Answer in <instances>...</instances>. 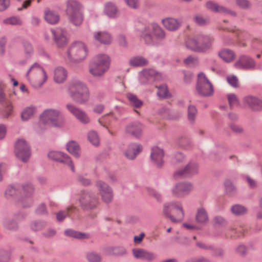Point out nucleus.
<instances>
[{
    "label": "nucleus",
    "mask_w": 262,
    "mask_h": 262,
    "mask_svg": "<svg viewBox=\"0 0 262 262\" xmlns=\"http://www.w3.org/2000/svg\"><path fill=\"white\" fill-rule=\"evenodd\" d=\"M226 192L229 195H234L236 192V188L233 183L229 180H226L224 182Z\"/></svg>",
    "instance_id": "46"
},
{
    "label": "nucleus",
    "mask_w": 262,
    "mask_h": 262,
    "mask_svg": "<svg viewBox=\"0 0 262 262\" xmlns=\"http://www.w3.org/2000/svg\"><path fill=\"white\" fill-rule=\"evenodd\" d=\"M140 36L146 43L151 44L155 41L163 40L165 37V32L158 24H151L141 30Z\"/></svg>",
    "instance_id": "4"
},
{
    "label": "nucleus",
    "mask_w": 262,
    "mask_h": 262,
    "mask_svg": "<svg viewBox=\"0 0 262 262\" xmlns=\"http://www.w3.org/2000/svg\"><path fill=\"white\" fill-rule=\"evenodd\" d=\"M125 4L132 9H136L138 7L139 0H124Z\"/></svg>",
    "instance_id": "61"
},
{
    "label": "nucleus",
    "mask_w": 262,
    "mask_h": 262,
    "mask_svg": "<svg viewBox=\"0 0 262 262\" xmlns=\"http://www.w3.org/2000/svg\"><path fill=\"white\" fill-rule=\"evenodd\" d=\"M162 23L164 27L170 31L178 30L181 26V22L178 19L172 17L163 19Z\"/></svg>",
    "instance_id": "29"
},
{
    "label": "nucleus",
    "mask_w": 262,
    "mask_h": 262,
    "mask_svg": "<svg viewBox=\"0 0 262 262\" xmlns=\"http://www.w3.org/2000/svg\"><path fill=\"white\" fill-rule=\"evenodd\" d=\"M18 193V191L12 186H8L5 191V195L7 198L15 196Z\"/></svg>",
    "instance_id": "56"
},
{
    "label": "nucleus",
    "mask_w": 262,
    "mask_h": 262,
    "mask_svg": "<svg viewBox=\"0 0 262 262\" xmlns=\"http://www.w3.org/2000/svg\"><path fill=\"white\" fill-rule=\"evenodd\" d=\"M194 20L196 24L200 26L205 25L209 22L208 18H205L200 15H196L194 17Z\"/></svg>",
    "instance_id": "55"
},
{
    "label": "nucleus",
    "mask_w": 262,
    "mask_h": 262,
    "mask_svg": "<svg viewBox=\"0 0 262 262\" xmlns=\"http://www.w3.org/2000/svg\"><path fill=\"white\" fill-rule=\"evenodd\" d=\"M164 151L158 147H154L151 149L150 158L152 162L158 168L161 167L164 164Z\"/></svg>",
    "instance_id": "22"
},
{
    "label": "nucleus",
    "mask_w": 262,
    "mask_h": 262,
    "mask_svg": "<svg viewBox=\"0 0 262 262\" xmlns=\"http://www.w3.org/2000/svg\"><path fill=\"white\" fill-rule=\"evenodd\" d=\"M86 259L89 262H101V255L95 251L88 252L86 254Z\"/></svg>",
    "instance_id": "44"
},
{
    "label": "nucleus",
    "mask_w": 262,
    "mask_h": 262,
    "mask_svg": "<svg viewBox=\"0 0 262 262\" xmlns=\"http://www.w3.org/2000/svg\"><path fill=\"white\" fill-rule=\"evenodd\" d=\"M69 60L73 62H79L84 60L88 55V49L85 45L81 41L73 43L68 51Z\"/></svg>",
    "instance_id": "7"
},
{
    "label": "nucleus",
    "mask_w": 262,
    "mask_h": 262,
    "mask_svg": "<svg viewBox=\"0 0 262 262\" xmlns=\"http://www.w3.org/2000/svg\"><path fill=\"white\" fill-rule=\"evenodd\" d=\"M88 139L92 144L97 146L99 143V139L97 133L95 131H91L88 134Z\"/></svg>",
    "instance_id": "51"
},
{
    "label": "nucleus",
    "mask_w": 262,
    "mask_h": 262,
    "mask_svg": "<svg viewBox=\"0 0 262 262\" xmlns=\"http://www.w3.org/2000/svg\"><path fill=\"white\" fill-rule=\"evenodd\" d=\"M68 93L74 101L80 104H85L90 99L88 86L79 79H73L69 82Z\"/></svg>",
    "instance_id": "1"
},
{
    "label": "nucleus",
    "mask_w": 262,
    "mask_h": 262,
    "mask_svg": "<svg viewBox=\"0 0 262 262\" xmlns=\"http://www.w3.org/2000/svg\"><path fill=\"white\" fill-rule=\"evenodd\" d=\"M25 215L20 212L13 213L11 216L5 219L3 221V225L6 229L16 231L19 229V222L23 220Z\"/></svg>",
    "instance_id": "11"
},
{
    "label": "nucleus",
    "mask_w": 262,
    "mask_h": 262,
    "mask_svg": "<svg viewBox=\"0 0 262 262\" xmlns=\"http://www.w3.org/2000/svg\"><path fill=\"white\" fill-rule=\"evenodd\" d=\"M108 255H113L118 256H124L127 255V250L123 247H110L106 249Z\"/></svg>",
    "instance_id": "34"
},
{
    "label": "nucleus",
    "mask_w": 262,
    "mask_h": 262,
    "mask_svg": "<svg viewBox=\"0 0 262 262\" xmlns=\"http://www.w3.org/2000/svg\"><path fill=\"white\" fill-rule=\"evenodd\" d=\"M198 111L195 106L190 105L188 107L187 116L190 123H193L195 122Z\"/></svg>",
    "instance_id": "45"
},
{
    "label": "nucleus",
    "mask_w": 262,
    "mask_h": 262,
    "mask_svg": "<svg viewBox=\"0 0 262 262\" xmlns=\"http://www.w3.org/2000/svg\"><path fill=\"white\" fill-rule=\"evenodd\" d=\"M71 23L76 27L80 26L83 21L84 16L82 12L68 15Z\"/></svg>",
    "instance_id": "38"
},
{
    "label": "nucleus",
    "mask_w": 262,
    "mask_h": 262,
    "mask_svg": "<svg viewBox=\"0 0 262 262\" xmlns=\"http://www.w3.org/2000/svg\"><path fill=\"white\" fill-rule=\"evenodd\" d=\"M236 5L243 9H248L250 8L251 4L248 0H234Z\"/></svg>",
    "instance_id": "54"
},
{
    "label": "nucleus",
    "mask_w": 262,
    "mask_h": 262,
    "mask_svg": "<svg viewBox=\"0 0 262 262\" xmlns=\"http://www.w3.org/2000/svg\"><path fill=\"white\" fill-rule=\"evenodd\" d=\"M198 164L195 162H190L185 167L176 171L173 176L176 179L188 177L198 173Z\"/></svg>",
    "instance_id": "15"
},
{
    "label": "nucleus",
    "mask_w": 262,
    "mask_h": 262,
    "mask_svg": "<svg viewBox=\"0 0 262 262\" xmlns=\"http://www.w3.org/2000/svg\"><path fill=\"white\" fill-rule=\"evenodd\" d=\"M47 222L42 220H36L31 222L30 224V229L35 232L42 230L47 226Z\"/></svg>",
    "instance_id": "41"
},
{
    "label": "nucleus",
    "mask_w": 262,
    "mask_h": 262,
    "mask_svg": "<svg viewBox=\"0 0 262 262\" xmlns=\"http://www.w3.org/2000/svg\"><path fill=\"white\" fill-rule=\"evenodd\" d=\"M24 193L27 196H30L34 191L33 186L30 183H27L22 187Z\"/></svg>",
    "instance_id": "57"
},
{
    "label": "nucleus",
    "mask_w": 262,
    "mask_h": 262,
    "mask_svg": "<svg viewBox=\"0 0 262 262\" xmlns=\"http://www.w3.org/2000/svg\"><path fill=\"white\" fill-rule=\"evenodd\" d=\"M48 157L52 160L63 163L69 166L72 172H75L74 163L70 157L66 154L58 151H52L49 152Z\"/></svg>",
    "instance_id": "12"
},
{
    "label": "nucleus",
    "mask_w": 262,
    "mask_h": 262,
    "mask_svg": "<svg viewBox=\"0 0 262 262\" xmlns=\"http://www.w3.org/2000/svg\"><path fill=\"white\" fill-rule=\"evenodd\" d=\"M193 189L192 185L189 182H179L171 188V193L178 198H184L188 195Z\"/></svg>",
    "instance_id": "13"
},
{
    "label": "nucleus",
    "mask_w": 262,
    "mask_h": 262,
    "mask_svg": "<svg viewBox=\"0 0 262 262\" xmlns=\"http://www.w3.org/2000/svg\"><path fill=\"white\" fill-rule=\"evenodd\" d=\"M133 256L137 259L151 262L156 260L157 254L142 248H134L132 250Z\"/></svg>",
    "instance_id": "17"
},
{
    "label": "nucleus",
    "mask_w": 262,
    "mask_h": 262,
    "mask_svg": "<svg viewBox=\"0 0 262 262\" xmlns=\"http://www.w3.org/2000/svg\"><path fill=\"white\" fill-rule=\"evenodd\" d=\"M214 38L211 35L199 34L186 41V47L190 50L198 52L206 53L211 49Z\"/></svg>",
    "instance_id": "3"
},
{
    "label": "nucleus",
    "mask_w": 262,
    "mask_h": 262,
    "mask_svg": "<svg viewBox=\"0 0 262 262\" xmlns=\"http://www.w3.org/2000/svg\"><path fill=\"white\" fill-rule=\"evenodd\" d=\"M5 85L3 81L0 80V103H3L6 100V96L3 92Z\"/></svg>",
    "instance_id": "62"
},
{
    "label": "nucleus",
    "mask_w": 262,
    "mask_h": 262,
    "mask_svg": "<svg viewBox=\"0 0 262 262\" xmlns=\"http://www.w3.org/2000/svg\"><path fill=\"white\" fill-rule=\"evenodd\" d=\"M110 57L105 54H98L91 60L89 72L95 77L102 76L109 69Z\"/></svg>",
    "instance_id": "2"
},
{
    "label": "nucleus",
    "mask_w": 262,
    "mask_h": 262,
    "mask_svg": "<svg viewBox=\"0 0 262 262\" xmlns=\"http://www.w3.org/2000/svg\"><path fill=\"white\" fill-rule=\"evenodd\" d=\"M231 211L235 215H242L246 213L247 209L242 205L237 204L231 207Z\"/></svg>",
    "instance_id": "47"
},
{
    "label": "nucleus",
    "mask_w": 262,
    "mask_h": 262,
    "mask_svg": "<svg viewBox=\"0 0 262 262\" xmlns=\"http://www.w3.org/2000/svg\"><path fill=\"white\" fill-rule=\"evenodd\" d=\"M45 19L51 25H55L59 21L60 17L57 12L46 8L45 10Z\"/></svg>",
    "instance_id": "31"
},
{
    "label": "nucleus",
    "mask_w": 262,
    "mask_h": 262,
    "mask_svg": "<svg viewBox=\"0 0 262 262\" xmlns=\"http://www.w3.org/2000/svg\"><path fill=\"white\" fill-rule=\"evenodd\" d=\"M67 71L62 67H57L54 70V80L56 83H63L67 78Z\"/></svg>",
    "instance_id": "26"
},
{
    "label": "nucleus",
    "mask_w": 262,
    "mask_h": 262,
    "mask_svg": "<svg viewBox=\"0 0 262 262\" xmlns=\"http://www.w3.org/2000/svg\"><path fill=\"white\" fill-rule=\"evenodd\" d=\"M66 107L81 123L88 124L90 122V120L89 117L80 108L70 103H67Z\"/></svg>",
    "instance_id": "19"
},
{
    "label": "nucleus",
    "mask_w": 262,
    "mask_h": 262,
    "mask_svg": "<svg viewBox=\"0 0 262 262\" xmlns=\"http://www.w3.org/2000/svg\"><path fill=\"white\" fill-rule=\"evenodd\" d=\"M234 66L237 69L251 70L255 68L256 63L251 57L243 55L234 63Z\"/></svg>",
    "instance_id": "20"
},
{
    "label": "nucleus",
    "mask_w": 262,
    "mask_h": 262,
    "mask_svg": "<svg viewBox=\"0 0 262 262\" xmlns=\"http://www.w3.org/2000/svg\"><path fill=\"white\" fill-rule=\"evenodd\" d=\"M41 121L56 127H61L65 124V117L62 112L57 108H50L45 110L40 115Z\"/></svg>",
    "instance_id": "6"
},
{
    "label": "nucleus",
    "mask_w": 262,
    "mask_h": 262,
    "mask_svg": "<svg viewBox=\"0 0 262 262\" xmlns=\"http://www.w3.org/2000/svg\"><path fill=\"white\" fill-rule=\"evenodd\" d=\"M96 186L98 189L102 201L106 203H110L113 199V190L106 183L101 181H98Z\"/></svg>",
    "instance_id": "16"
},
{
    "label": "nucleus",
    "mask_w": 262,
    "mask_h": 262,
    "mask_svg": "<svg viewBox=\"0 0 262 262\" xmlns=\"http://www.w3.org/2000/svg\"><path fill=\"white\" fill-rule=\"evenodd\" d=\"M128 63L133 67H143L147 65L148 61L143 56H135L129 59Z\"/></svg>",
    "instance_id": "35"
},
{
    "label": "nucleus",
    "mask_w": 262,
    "mask_h": 262,
    "mask_svg": "<svg viewBox=\"0 0 262 262\" xmlns=\"http://www.w3.org/2000/svg\"><path fill=\"white\" fill-rule=\"evenodd\" d=\"M66 6L67 15L82 12L81 4L76 0H68L66 3Z\"/></svg>",
    "instance_id": "30"
},
{
    "label": "nucleus",
    "mask_w": 262,
    "mask_h": 262,
    "mask_svg": "<svg viewBox=\"0 0 262 262\" xmlns=\"http://www.w3.org/2000/svg\"><path fill=\"white\" fill-rule=\"evenodd\" d=\"M244 103L254 111H260L262 110V100L259 98L248 96L244 99Z\"/></svg>",
    "instance_id": "24"
},
{
    "label": "nucleus",
    "mask_w": 262,
    "mask_h": 262,
    "mask_svg": "<svg viewBox=\"0 0 262 262\" xmlns=\"http://www.w3.org/2000/svg\"><path fill=\"white\" fill-rule=\"evenodd\" d=\"M129 102L133 106L136 108H139L143 105V102L139 99L137 96L134 94L128 93L127 95Z\"/></svg>",
    "instance_id": "43"
},
{
    "label": "nucleus",
    "mask_w": 262,
    "mask_h": 262,
    "mask_svg": "<svg viewBox=\"0 0 262 262\" xmlns=\"http://www.w3.org/2000/svg\"><path fill=\"white\" fill-rule=\"evenodd\" d=\"M36 212L39 215L48 214L46 207L44 204H41L39 205L36 210Z\"/></svg>",
    "instance_id": "60"
},
{
    "label": "nucleus",
    "mask_w": 262,
    "mask_h": 262,
    "mask_svg": "<svg viewBox=\"0 0 262 262\" xmlns=\"http://www.w3.org/2000/svg\"><path fill=\"white\" fill-rule=\"evenodd\" d=\"M67 150L75 158L80 157V147L78 144L74 141H70L66 144Z\"/></svg>",
    "instance_id": "36"
},
{
    "label": "nucleus",
    "mask_w": 262,
    "mask_h": 262,
    "mask_svg": "<svg viewBox=\"0 0 262 262\" xmlns=\"http://www.w3.org/2000/svg\"><path fill=\"white\" fill-rule=\"evenodd\" d=\"M196 89L198 93L204 97L211 96L214 92L212 84L203 72L198 74Z\"/></svg>",
    "instance_id": "8"
},
{
    "label": "nucleus",
    "mask_w": 262,
    "mask_h": 262,
    "mask_svg": "<svg viewBox=\"0 0 262 262\" xmlns=\"http://www.w3.org/2000/svg\"><path fill=\"white\" fill-rule=\"evenodd\" d=\"M163 212L166 217L175 223L181 222L185 216L182 204L180 201H172L164 204Z\"/></svg>",
    "instance_id": "5"
},
{
    "label": "nucleus",
    "mask_w": 262,
    "mask_h": 262,
    "mask_svg": "<svg viewBox=\"0 0 262 262\" xmlns=\"http://www.w3.org/2000/svg\"><path fill=\"white\" fill-rule=\"evenodd\" d=\"M76 210V207L71 206L67 207L66 211L60 210L56 213V219L58 222L63 221L67 216H70V213H74Z\"/></svg>",
    "instance_id": "40"
},
{
    "label": "nucleus",
    "mask_w": 262,
    "mask_h": 262,
    "mask_svg": "<svg viewBox=\"0 0 262 262\" xmlns=\"http://www.w3.org/2000/svg\"><path fill=\"white\" fill-rule=\"evenodd\" d=\"M158 91L157 93L158 97L162 98H165L168 97L169 93L167 86L166 84H162L159 86H157Z\"/></svg>",
    "instance_id": "48"
},
{
    "label": "nucleus",
    "mask_w": 262,
    "mask_h": 262,
    "mask_svg": "<svg viewBox=\"0 0 262 262\" xmlns=\"http://www.w3.org/2000/svg\"><path fill=\"white\" fill-rule=\"evenodd\" d=\"M3 23L6 25H21V20L16 16H12L3 20Z\"/></svg>",
    "instance_id": "52"
},
{
    "label": "nucleus",
    "mask_w": 262,
    "mask_h": 262,
    "mask_svg": "<svg viewBox=\"0 0 262 262\" xmlns=\"http://www.w3.org/2000/svg\"><path fill=\"white\" fill-rule=\"evenodd\" d=\"M195 221L198 224L203 225H205L208 223V214L204 208H198L195 215Z\"/></svg>",
    "instance_id": "33"
},
{
    "label": "nucleus",
    "mask_w": 262,
    "mask_h": 262,
    "mask_svg": "<svg viewBox=\"0 0 262 262\" xmlns=\"http://www.w3.org/2000/svg\"><path fill=\"white\" fill-rule=\"evenodd\" d=\"M219 55L226 62H231L234 60L235 57L234 52L229 49L222 50L219 53Z\"/></svg>",
    "instance_id": "39"
},
{
    "label": "nucleus",
    "mask_w": 262,
    "mask_h": 262,
    "mask_svg": "<svg viewBox=\"0 0 262 262\" xmlns=\"http://www.w3.org/2000/svg\"><path fill=\"white\" fill-rule=\"evenodd\" d=\"M228 83L233 88L238 87V78L235 75H231L227 77Z\"/></svg>",
    "instance_id": "58"
},
{
    "label": "nucleus",
    "mask_w": 262,
    "mask_h": 262,
    "mask_svg": "<svg viewBox=\"0 0 262 262\" xmlns=\"http://www.w3.org/2000/svg\"><path fill=\"white\" fill-rule=\"evenodd\" d=\"M205 6L209 11L214 13L230 15L233 16H235L236 15L235 11H232L223 6L220 5L218 3L212 1L207 2Z\"/></svg>",
    "instance_id": "18"
},
{
    "label": "nucleus",
    "mask_w": 262,
    "mask_h": 262,
    "mask_svg": "<svg viewBox=\"0 0 262 262\" xmlns=\"http://www.w3.org/2000/svg\"><path fill=\"white\" fill-rule=\"evenodd\" d=\"M64 234L67 236L73 237L76 239H89L90 234L79 231H77L71 229H68L64 231Z\"/></svg>",
    "instance_id": "37"
},
{
    "label": "nucleus",
    "mask_w": 262,
    "mask_h": 262,
    "mask_svg": "<svg viewBox=\"0 0 262 262\" xmlns=\"http://www.w3.org/2000/svg\"><path fill=\"white\" fill-rule=\"evenodd\" d=\"M50 32L58 48L65 47L68 42V39L66 36V32L60 29H51Z\"/></svg>",
    "instance_id": "21"
},
{
    "label": "nucleus",
    "mask_w": 262,
    "mask_h": 262,
    "mask_svg": "<svg viewBox=\"0 0 262 262\" xmlns=\"http://www.w3.org/2000/svg\"><path fill=\"white\" fill-rule=\"evenodd\" d=\"M79 202L83 209L92 210L96 208L98 205L99 199L93 193L82 191L79 198Z\"/></svg>",
    "instance_id": "10"
},
{
    "label": "nucleus",
    "mask_w": 262,
    "mask_h": 262,
    "mask_svg": "<svg viewBox=\"0 0 262 262\" xmlns=\"http://www.w3.org/2000/svg\"><path fill=\"white\" fill-rule=\"evenodd\" d=\"M10 5V0H0V11L6 10Z\"/></svg>",
    "instance_id": "64"
},
{
    "label": "nucleus",
    "mask_w": 262,
    "mask_h": 262,
    "mask_svg": "<svg viewBox=\"0 0 262 262\" xmlns=\"http://www.w3.org/2000/svg\"><path fill=\"white\" fill-rule=\"evenodd\" d=\"M96 41L104 45H110L112 42V38L111 34L106 31L95 32L93 34Z\"/></svg>",
    "instance_id": "27"
},
{
    "label": "nucleus",
    "mask_w": 262,
    "mask_h": 262,
    "mask_svg": "<svg viewBox=\"0 0 262 262\" xmlns=\"http://www.w3.org/2000/svg\"><path fill=\"white\" fill-rule=\"evenodd\" d=\"M142 150V147L140 144L132 143L128 145L124 154L128 159L134 160Z\"/></svg>",
    "instance_id": "25"
},
{
    "label": "nucleus",
    "mask_w": 262,
    "mask_h": 262,
    "mask_svg": "<svg viewBox=\"0 0 262 262\" xmlns=\"http://www.w3.org/2000/svg\"><path fill=\"white\" fill-rule=\"evenodd\" d=\"M143 129V126L140 122L136 121L128 124L125 127L126 132L139 139Z\"/></svg>",
    "instance_id": "23"
},
{
    "label": "nucleus",
    "mask_w": 262,
    "mask_h": 262,
    "mask_svg": "<svg viewBox=\"0 0 262 262\" xmlns=\"http://www.w3.org/2000/svg\"><path fill=\"white\" fill-rule=\"evenodd\" d=\"M212 224L214 227H221L225 226L227 224V222L223 217L216 216L213 219Z\"/></svg>",
    "instance_id": "50"
},
{
    "label": "nucleus",
    "mask_w": 262,
    "mask_h": 262,
    "mask_svg": "<svg viewBox=\"0 0 262 262\" xmlns=\"http://www.w3.org/2000/svg\"><path fill=\"white\" fill-rule=\"evenodd\" d=\"M30 72L34 73H38L42 76V79L41 82H39V84L40 86L42 85L48 79L47 74L43 69L40 65L37 63H34L29 69L28 72L26 74L27 77H28L29 74Z\"/></svg>",
    "instance_id": "28"
},
{
    "label": "nucleus",
    "mask_w": 262,
    "mask_h": 262,
    "mask_svg": "<svg viewBox=\"0 0 262 262\" xmlns=\"http://www.w3.org/2000/svg\"><path fill=\"white\" fill-rule=\"evenodd\" d=\"M35 112L36 107L35 106H30L26 107L21 113V119L24 121L28 120L33 116Z\"/></svg>",
    "instance_id": "42"
},
{
    "label": "nucleus",
    "mask_w": 262,
    "mask_h": 262,
    "mask_svg": "<svg viewBox=\"0 0 262 262\" xmlns=\"http://www.w3.org/2000/svg\"><path fill=\"white\" fill-rule=\"evenodd\" d=\"M183 74H184V82L186 83H190L193 77V74L191 72H189V71H187V72L184 71Z\"/></svg>",
    "instance_id": "63"
},
{
    "label": "nucleus",
    "mask_w": 262,
    "mask_h": 262,
    "mask_svg": "<svg viewBox=\"0 0 262 262\" xmlns=\"http://www.w3.org/2000/svg\"><path fill=\"white\" fill-rule=\"evenodd\" d=\"M14 152L16 157L22 162H27L31 156V148L27 141L18 139L15 144Z\"/></svg>",
    "instance_id": "9"
},
{
    "label": "nucleus",
    "mask_w": 262,
    "mask_h": 262,
    "mask_svg": "<svg viewBox=\"0 0 262 262\" xmlns=\"http://www.w3.org/2000/svg\"><path fill=\"white\" fill-rule=\"evenodd\" d=\"M160 77V73L152 69H144L139 73V80L142 84L150 83Z\"/></svg>",
    "instance_id": "14"
},
{
    "label": "nucleus",
    "mask_w": 262,
    "mask_h": 262,
    "mask_svg": "<svg viewBox=\"0 0 262 262\" xmlns=\"http://www.w3.org/2000/svg\"><path fill=\"white\" fill-rule=\"evenodd\" d=\"M236 253L241 256H245L247 254V249L244 245H239L235 248Z\"/></svg>",
    "instance_id": "59"
},
{
    "label": "nucleus",
    "mask_w": 262,
    "mask_h": 262,
    "mask_svg": "<svg viewBox=\"0 0 262 262\" xmlns=\"http://www.w3.org/2000/svg\"><path fill=\"white\" fill-rule=\"evenodd\" d=\"M184 62L186 65L192 67L198 64L199 60L196 57L189 56L184 60Z\"/></svg>",
    "instance_id": "53"
},
{
    "label": "nucleus",
    "mask_w": 262,
    "mask_h": 262,
    "mask_svg": "<svg viewBox=\"0 0 262 262\" xmlns=\"http://www.w3.org/2000/svg\"><path fill=\"white\" fill-rule=\"evenodd\" d=\"M228 101L231 109H232L235 106L239 105V101L234 94H229L227 95Z\"/></svg>",
    "instance_id": "49"
},
{
    "label": "nucleus",
    "mask_w": 262,
    "mask_h": 262,
    "mask_svg": "<svg viewBox=\"0 0 262 262\" xmlns=\"http://www.w3.org/2000/svg\"><path fill=\"white\" fill-rule=\"evenodd\" d=\"M104 13L111 18H115L119 14V10L116 6L110 2H107L105 4Z\"/></svg>",
    "instance_id": "32"
}]
</instances>
